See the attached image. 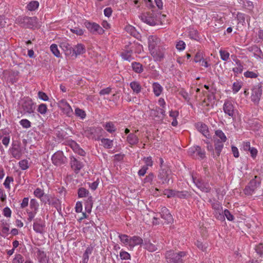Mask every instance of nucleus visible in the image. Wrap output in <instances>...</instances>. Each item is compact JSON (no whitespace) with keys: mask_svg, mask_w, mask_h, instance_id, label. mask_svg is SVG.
I'll list each match as a JSON object with an SVG mask.
<instances>
[{"mask_svg":"<svg viewBox=\"0 0 263 263\" xmlns=\"http://www.w3.org/2000/svg\"><path fill=\"white\" fill-rule=\"evenodd\" d=\"M139 17L143 22L149 26H153L158 25L162 17H165V15H161L159 12L152 10L151 11L142 13Z\"/></svg>","mask_w":263,"mask_h":263,"instance_id":"f257e3e1","label":"nucleus"},{"mask_svg":"<svg viewBox=\"0 0 263 263\" xmlns=\"http://www.w3.org/2000/svg\"><path fill=\"white\" fill-rule=\"evenodd\" d=\"M185 255L186 253L184 251L175 253L169 251L166 253L165 257L168 263H184L182 257Z\"/></svg>","mask_w":263,"mask_h":263,"instance_id":"f03ea898","label":"nucleus"},{"mask_svg":"<svg viewBox=\"0 0 263 263\" xmlns=\"http://www.w3.org/2000/svg\"><path fill=\"white\" fill-rule=\"evenodd\" d=\"M158 178L162 184H168L172 182V174L171 170L167 166L161 167L159 171Z\"/></svg>","mask_w":263,"mask_h":263,"instance_id":"7ed1b4c3","label":"nucleus"},{"mask_svg":"<svg viewBox=\"0 0 263 263\" xmlns=\"http://www.w3.org/2000/svg\"><path fill=\"white\" fill-rule=\"evenodd\" d=\"M18 23L23 27L34 28L37 27V18L36 17H19Z\"/></svg>","mask_w":263,"mask_h":263,"instance_id":"20e7f679","label":"nucleus"},{"mask_svg":"<svg viewBox=\"0 0 263 263\" xmlns=\"http://www.w3.org/2000/svg\"><path fill=\"white\" fill-rule=\"evenodd\" d=\"M260 182V178L255 176L254 179L251 180L249 185L245 187L244 190L245 194L247 195H252L256 188L259 185Z\"/></svg>","mask_w":263,"mask_h":263,"instance_id":"39448f33","label":"nucleus"},{"mask_svg":"<svg viewBox=\"0 0 263 263\" xmlns=\"http://www.w3.org/2000/svg\"><path fill=\"white\" fill-rule=\"evenodd\" d=\"M51 159L52 163L57 166H60L65 163L66 161V158L61 151H58L55 153L52 156Z\"/></svg>","mask_w":263,"mask_h":263,"instance_id":"423d86ee","label":"nucleus"},{"mask_svg":"<svg viewBox=\"0 0 263 263\" xmlns=\"http://www.w3.org/2000/svg\"><path fill=\"white\" fill-rule=\"evenodd\" d=\"M262 94L261 86L257 85L254 86L252 89V94L251 96V100L255 103L258 104Z\"/></svg>","mask_w":263,"mask_h":263,"instance_id":"0eeeda50","label":"nucleus"},{"mask_svg":"<svg viewBox=\"0 0 263 263\" xmlns=\"http://www.w3.org/2000/svg\"><path fill=\"white\" fill-rule=\"evenodd\" d=\"M160 39L156 35H151L148 38V46L149 52L160 47Z\"/></svg>","mask_w":263,"mask_h":263,"instance_id":"6e6552de","label":"nucleus"},{"mask_svg":"<svg viewBox=\"0 0 263 263\" xmlns=\"http://www.w3.org/2000/svg\"><path fill=\"white\" fill-rule=\"evenodd\" d=\"M85 25L86 28L93 33H98L101 34L104 32V30L102 29V28L97 24L90 22H86Z\"/></svg>","mask_w":263,"mask_h":263,"instance_id":"1a4fd4ad","label":"nucleus"},{"mask_svg":"<svg viewBox=\"0 0 263 263\" xmlns=\"http://www.w3.org/2000/svg\"><path fill=\"white\" fill-rule=\"evenodd\" d=\"M22 107L25 112L29 114L33 112L35 109L34 104L30 99L24 100L22 104Z\"/></svg>","mask_w":263,"mask_h":263,"instance_id":"9d476101","label":"nucleus"},{"mask_svg":"<svg viewBox=\"0 0 263 263\" xmlns=\"http://www.w3.org/2000/svg\"><path fill=\"white\" fill-rule=\"evenodd\" d=\"M58 106L64 114L70 117L72 114V109L69 104L64 100H60L58 103Z\"/></svg>","mask_w":263,"mask_h":263,"instance_id":"9b49d317","label":"nucleus"},{"mask_svg":"<svg viewBox=\"0 0 263 263\" xmlns=\"http://www.w3.org/2000/svg\"><path fill=\"white\" fill-rule=\"evenodd\" d=\"M150 53L155 61H161L164 58V49L160 46L151 51Z\"/></svg>","mask_w":263,"mask_h":263,"instance_id":"f8f14e48","label":"nucleus"},{"mask_svg":"<svg viewBox=\"0 0 263 263\" xmlns=\"http://www.w3.org/2000/svg\"><path fill=\"white\" fill-rule=\"evenodd\" d=\"M193 180L197 187L202 192L208 193L210 191L211 188L208 184L204 183L201 180L194 177H193Z\"/></svg>","mask_w":263,"mask_h":263,"instance_id":"ddd939ff","label":"nucleus"},{"mask_svg":"<svg viewBox=\"0 0 263 263\" xmlns=\"http://www.w3.org/2000/svg\"><path fill=\"white\" fill-rule=\"evenodd\" d=\"M223 109L225 114L232 118L234 116V107L232 103L227 101L224 102L223 106Z\"/></svg>","mask_w":263,"mask_h":263,"instance_id":"4468645a","label":"nucleus"},{"mask_svg":"<svg viewBox=\"0 0 263 263\" xmlns=\"http://www.w3.org/2000/svg\"><path fill=\"white\" fill-rule=\"evenodd\" d=\"M70 164L71 168L76 173H78L83 166L82 163L73 157L71 158Z\"/></svg>","mask_w":263,"mask_h":263,"instance_id":"2eb2a0df","label":"nucleus"},{"mask_svg":"<svg viewBox=\"0 0 263 263\" xmlns=\"http://www.w3.org/2000/svg\"><path fill=\"white\" fill-rule=\"evenodd\" d=\"M35 220L33 226V230L37 233H43L45 226V223L40 219H36Z\"/></svg>","mask_w":263,"mask_h":263,"instance_id":"dca6fc26","label":"nucleus"},{"mask_svg":"<svg viewBox=\"0 0 263 263\" xmlns=\"http://www.w3.org/2000/svg\"><path fill=\"white\" fill-rule=\"evenodd\" d=\"M196 127L198 131L203 134L206 138H210L209 132L207 126L202 123L199 122L196 124Z\"/></svg>","mask_w":263,"mask_h":263,"instance_id":"f3484780","label":"nucleus"},{"mask_svg":"<svg viewBox=\"0 0 263 263\" xmlns=\"http://www.w3.org/2000/svg\"><path fill=\"white\" fill-rule=\"evenodd\" d=\"M86 51L85 47L82 44H78L72 49V54L76 57L84 53Z\"/></svg>","mask_w":263,"mask_h":263,"instance_id":"a211bd4d","label":"nucleus"},{"mask_svg":"<svg viewBox=\"0 0 263 263\" xmlns=\"http://www.w3.org/2000/svg\"><path fill=\"white\" fill-rule=\"evenodd\" d=\"M161 217L165 220L167 223H170L173 221L172 215L170 213L168 209L165 207L161 209L160 212Z\"/></svg>","mask_w":263,"mask_h":263,"instance_id":"6ab92c4d","label":"nucleus"},{"mask_svg":"<svg viewBox=\"0 0 263 263\" xmlns=\"http://www.w3.org/2000/svg\"><path fill=\"white\" fill-rule=\"evenodd\" d=\"M215 153L213 154V157L216 158L220 156L221 152L223 147V142L219 141L218 140H215Z\"/></svg>","mask_w":263,"mask_h":263,"instance_id":"aec40b11","label":"nucleus"},{"mask_svg":"<svg viewBox=\"0 0 263 263\" xmlns=\"http://www.w3.org/2000/svg\"><path fill=\"white\" fill-rule=\"evenodd\" d=\"M143 243V239L139 236H134L130 237L129 247L133 248L135 246L141 245Z\"/></svg>","mask_w":263,"mask_h":263,"instance_id":"412c9836","label":"nucleus"},{"mask_svg":"<svg viewBox=\"0 0 263 263\" xmlns=\"http://www.w3.org/2000/svg\"><path fill=\"white\" fill-rule=\"evenodd\" d=\"M60 47L65 52L66 55H70L72 53L73 47L67 42L61 43Z\"/></svg>","mask_w":263,"mask_h":263,"instance_id":"4be33fe9","label":"nucleus"},{"mask_svg":"<svg viewBox=\"0 0 263 263\" xmlns=\"http://www.w3.org/2000/svg\"><path fill=\"white\" fill-rule=\"evenodd\" d=\"M215 137H214V141L218 140L221 142H224L227 140V137L223 132L221 130L215 131Z\"/></svg>","mask_w":263,"mask_h":263,"instance_id":"5701e85b","label":"nucleus"},{"mask_svg":"<svg viewBox=\"0 0 263 263\" xmlns=\"http://www.w3.org/2000/svg\"><path fill=\"white\" fill-rule=\"evenodd\" d=\"M153 92L156 97L159 96L163 91V87L157 82H155L152 85Z\"/></svg>","mask_w":263,"mask_h":263,"instance_id":"b1692460","label":"nucleus"},{"mask_svg":"<svg viewBox=\"0 0 263 263\" xmlns=\"http://www.w3.org/2000/svg\"><path fill=\"white\" fill-rule=\"evenodd\" d=\"M127 141L130 145H135L138 143L139 139L134 134H130L127 137Z\"/></svg>","mask_w":263,"mask_h":263,"instance_id":"393cba45","label":"nucleus"},{"mask_svg":"<svg viewBox=\"0 0 263 263\" xmlns=\"http://www.w3.org/2000/svg\"><path fill=\"white\" fill-rule=\"evenodd\" d=\"M133 51L132 50H125L122 52L121 55L123 59L127 61H131L133 58L132 57Z\"/></svg>","mask_w":263,"mask_h":263,"instance_id":"a878e982","label":"nucleus"},{"mask_svg":"<svg viewBox=\"0 0 263 263\" xmlns=\"http://www.w3.org/2000/svg\"><path fill=\"white\" fill-rule=\"evenodd\" d=\"M130 86L133 91L136 93H139L142 89L140 84L137 81H133L130 83Z\"/></svg>","mask_w":263,"mask_h":263,"instance_id":"bb28decb","label":"nucleus"},{"mask_svg":"<svg viewBox=\"0 0 263 263\" xmlns=\"http://www.w3.org/2000/svg\"><path fill=\"white\" fill-rule=\"evenodd\" d=\"M11 154L12 156L16 159H20L22 155V151L18 146L13 147L11 150Z\"/></svg>","mask_w":263,"mask_h":263,"instance_id":"cd10ccee","label":"nucleus"},{"mask_svg":"<svg viewBox=\"0 0 263 263\" xmlns=\"http://www.w3.org/2000/svg\"><path fill=\"white\" fill-rule=\"evenodd\" d=\"M250 48L252 49V51H254V57H255L257 59L258 58L260 59H263V53L262 52V51L261 50V49L259 48H258L256 46H254L253 47H251Z\"/></svg>","mask_w":263,"mask_h":263,"instance_id":"c85d7f7f","label":"nucleus"},{"mask_svg":"<svg viewBox=\"0 0 263 263\" xmlns=\"http://www.w3.org/2000/svg\"><path fill=\"white\" fill-rule=\"evenodd\" d=\"M133 70L136 73H140L143 71V68L140 63L133 62L132 64Z\"/></svg>","mask_w":263,"mask_h":263,"instance_id":"c756f323","label":"nucleus"},{"mask_svg":"<svg viewBox=\"0 0 263 263\" xmlns=\"http://www.w3.org/2000/svg\"><path fill=\"white\" fill-rule=\"evenodd\" d=\"M101 142L103 146L106 148H110L113 146V141L107 138H102Z\"/></svg>","mask_w":263,"mask_h":263,"instance_id":"7c9ffc66","label":"nucleus"},{"mask_svg":"<svg viewBox=\"0 0 263 263\" xmlns=\"http://www.w3.org/2000/svg\"><path fill=\"white\" fill-rule=\"evenodd\" d=\"M39 6V3L37 1H31L27 6V8L29 11H34Z\"/></svg>","mask_w":263,"mask_h":263,"instance_id":"2f4dec72","label":"nucleus"},{"mask_svg":"<svg viewBox=\"0 0 263 263\" xmlns=\"http://www.w3.org/2000/svg\"><path fill=\"white\" fill-rule=\"evenodd\" d=\"M236 66L233 68V71L235 73H240L243 70V66L241 64L240 61L237 60L236 62Z\"/></svg>","mask_w":263,"mask_h":263,"instance_id":"473e14b6","label":"nucleus"},{"mask_svg":"<svg viewBox=\"0 0 263 263\" xmlns=\"http://www.w3.org/2000/svg\"><path fill=\"white\" fill-rule=\"evenodd\" d=\"M78 194L80 198L87 197L89 195V191L84 187H81L78 190Z\"/></svg>","mask_w":263,"mask_h":263,"instance_id":"72a5a7b5","label":"nucleus"},{"mask_svg":"<svg viewBox=\"0 0 263 263\" xmlns=\"http://www.w3.org/2000/svg\"><path fill=\"white\" fill-rule=\"evenodd\" d=\"M105 128L106 130L110 133L114 132L116 130L114 123L111 122L106 123Z\"/></svg>","mask_w":263,"mask_h":263,"instance_id":"f704fd0d","label":"nucleus"},{"mask_svg":"<svg viewBox=\"0 0 263 263\" xmlns=\"http://www.w3.org/2000/svg\"><path fill=\"white\" fill-rule=\"evenodd\" d=\"M30 207L32 210H33V211H35V213H36L39 207V203L35 199H31L30 202Z\"/></svg>","mask_w":263,"mask_h":263,"instance_id":"c9c22d12","label":"nucleus"},{"mask_svg":"<svg viewBox=\"0 0 263 263\" xmlns=\"http://www.w3.org/2000/svg\"><path fill=\"white\" fill-rule=\"evenodd\" d=\"M18 164L22 170H26L29 167L28 161L26 159L20 161Z\"/></svg>","mask_w":263,"mask_h":263,"instance_id":"e433bc0d","label":"nucleus"},{"mask_svg":"<svg viewBox=\"0 0 263 263\" xmlns=\"http://www.w3.org/2000/svg\"><path fill=\"white\" fill-rule=\"evenodd\" d=\"M37 110L42 115H45L47 110V105L45 104H41L39 105Z\"/></svg>","mask_w":263,"mask_h":263,"instance_id":"4c0bfd02","label":"nucleus"},{"mask_svg":"<svg viewBox=\"0 0 263 263\" xmlns=\"http://www.w3.org/2000/svg\"><path fill=\"white\" fill-rule=\"evenodd\" d=\"M50 50L55 57H59L60 56V51L56 44H52L50 46Z\"/></svg>","mask_w":263,"mask_h":263,"instance_id":"58836bf2","label":"nucleus"},{"mask_svg":"<svg viewBox=\"0 0 263 263\" xmlns=\"http://www.w3.org/2000/svg\"><path fill=\"white\" fill-rule=\"evenodd\" d=\"M119 237L121 242H122L123 243H124L125 245H128V246H129L130 238H129V237L127 235H125V234L120 235L119 236Z\"/></svg>","mask_w":263,"mask_h":263,"instance_id":"ea45409f","label":"nucleus"},{"mask_svg":"<svg viewBox=\"0 0 263 263\" xmlns=\"http://www.w3.org/2000/svg\"><path fill=\"white\" fill-rule=\"evenodd\" d=\"M75 114L77 116L80 117L81 119H84L86 117V114L85 111L79 108H77L75 109Z\"/></svg>","mask_w":263,"mask_h":263,"instance_id":"a19ab883","label":"nucleus"},{"mask_svg":"<svg viewBox=\"0 0 263 263\" xmlns=\"http://www.w3.org/2000/svg\"><path fill=\"white\" fill-rule=\"evenodd\" d=\"M197 154L199 156V157L201 159H204L205 157V152L204 149H201V148L197 146Z\"/></svg>","mask_w":263,"mask_h":263,"instance_id":"79ce46f5","label":"nucleus"},{"mask_svg":"<svg viewBox=\"0 0 263 263\" xmlns=\"http://www.w3.org/2000/svg\"><path fill=\"white\" fill-rule=\"evenodd\" d=\"M23 127L28 128L31 127V122L27 119H22L20 122Z\"/></svg>","mask_w":263,"mask_h":263,"instance_id":"37998d69","label":"nucleus"},{"mask_svg":"<svg viewBox=\"0 0 263 263\" xmlns=\"http://www.w3.org/2000/svg\"><path fill=\"white\" fill-rule=\"evenodd\" d=\"M24 261L23 257L21 254H16L12 260V263H23Z\"/></svg>","mask_w":263,"mask_h":263,"instance_id":"c03bdc74","label":"nucleus"},{"mask_svg":"<svg viewBox=\"0 0 263 263\" xmlns=\"http://www.w3.org/2000/svg\"><path fill=\"white\" fill-rule=\"evenodd\" d=\"M44 194V191L40 188H37L34 191V196L39 199L42 198Z\"/></svg>","mask_w":263,"mask_h":263,"instance_id":"a18cd8bd","label":"nucleus"},{"mask_svg":"<svg viewBox=\"0 0 263 263\" xmlns=\"http://www.w3.org/2000/svg\"><path fill=\"white\" fill-rule=\"evenodd\" d=\"M220 57L223 61H226L229 58V53L224 50H220L219 51Z\"/></svg>","mask_w":263,"mask_h":263,"instance_id":"49530a36","label":"nucleus"},{"mask_svg":"<svg viewBox=\"0 0 263 263\" xmlns=\"http://www.w3.org/2000/svg\"><path fill=\"white\" fill-rule=\"evenodd\" d=\"M212 205V208L214 210H216L218 213L220 214V212H222V208L219 202L216 201L215 202L213 203Z\"/></svg>","mask_w":263,"mask_h":263,"instance_id":"de8ad7c7","label":"nucleus"},{"mask_svg":"<svg viewBox=\"0 0 263 263\" xmlns=\"http://www.w3.org/2000/svg\"><path fill=\"white\" fill-rule=\"evenodd\" d=\"M175 191L172 190H166L164 191V194L166 195L168 198L175 196Z\"/></svg>","mask_w":263,"mask_h":263,"instance_id":"09e8293b","label":"nucleus"},{"mask_svg":"<svg viewBox=\"0 0 263 263\" xmlns=\"http://www.w3.org/2000/svg\"><path fill=\"white\" fill-rule=\"evenodd\" d=\"M241 87V84L238 82H234L233 85V91L234 93L237 92Z\"/></svg>","mask_w":263,"mask_h":263,"instance_id":"8fccbe9b","label":"nucleus"},{"mask_svg":"<svg viewBox=\"0 0 263 263\" xmlns=\"http://www.w3.org/2000/svg\"><path fill=\"white\" fill-rule=\"evenodd\" d=\"M145 248L150 252H153L157 250L156 246L150 242L145 245Z\"/></svg>","mask_w":263,"mask_h":263,"instance_id":"3c124183","label":"nucleus"},{"mask_svg":"<svg viewBox=\"0 0 263 263\" xmlns=\"http://www.w3.org/2000/svg\"><path fill=\"white\" fill-rule=\"evenodd\" d=\"M187 194V192L186 191H175V196L179 198H185Z\"/></svg>","mask_w":263,"mask_h":263,"instance_id":"603ef678","label":"nucleus"},{"mask_svg":"<svg viewBox=\"0 0 263 263\" xmlns=\"http://www.w3.org/2000/svg\"><path fill=\"white\" fill-rule=\"evenodd\" d=\"M13 181V179L11 177L8 176L6 179H5V181L4 183V185L7 189H10V183L11 182H12Z\"/></svg>","mask_w":263,"mask_h":263,"instance_id":"864d4df0","label":"nucleus"},{"mask_svg":"<svg viewBox=\"0 0 263 263\" xmlns=\"http://www.w3.org/2000/svg\"><path fill=\"white\" fill-rule=\"evenodd\" d=\"M245 77L247 78H256L257 77V74L252 71H247L244 73Z\"/></svg>","mask_w":263,"mask_h":263,"instance_id":"5fc2aeb1","label":"nucleus"},{"mask_svg":"<svg viewBox=\"0 0 263 263\" xmlns=\"http://www.w3.org/2000/svg\"><path fill=\"white\" fill-rule=\"evenodd\" d=\"M256 252L260 256L263 255V243H260L256 247Z\"/></svg>","mask_w":263,"mask_h":263,"instance_id":"6e6d98bb","label":"nucleus"},{"mask_svg":"<svg viewBox=\"0 0 263 263\" xmlns=\"http://www.w3.org/2000/svg\"><path fill=\"white\" fill-rule=\"evenodd\" d=\"M70 30L72 33L78 35H81L84 33V31L82 29L77 27L74 28L73 29H71Z\"/></svg>","mask_w":263,"mask_h":263,"instance_id":"4d7b16f0","label":"nucleus"},{"mask_svg":"<svg viewBox=\"0 0 263 263\" xmlns=\"http://www.w3.org/2000/svg\"><path fill=\"white\" fill-rule=\"evenodd\" d=\"M38 97L40 99L45 101H47L49 99L47 95L43 91H39Z\"/></svg>","mask_w":263,"mask_h":263,"instance_id":"13d9d810","label":"nucleus"},{"mask_svg":"<svg viewBox=\"0 0 263 263\" xmlns=\"http://www.w3.org/2000/svg\"><path fill=\"white\" fill-rule=\"evenodd\" d=\"M120 256L122 259L127 260L130 258V255L125 251H121L120 253Z\"/></svg>","mask_w":263,"mask_h":263,"instance_id":"bf43d9fd","label":"nucleus"},{"mask_svg":"<svg viewBox=\"0 0 263 263\" xmlns=\"http://www.w3.org/2000/svg\"><path fill=\"white\" fill-rule=\"evenodd\" d=\"M237 18L239 23L243 24L245 22V14L241 13H238L237 14Z\"/></svg>","mask_w":263,"mask_h":263,"instance_id":"052dcab7","label":"nucleus"},{"mask_svg":"<svg viewBox=\"0 0 263 263\" xmlns=\"http://www.w3.org/2000/svg\"><path fill=\"white\" fill-rule=\"evenodd\" d=\"M185 44L182 41H180L176 44V48L179 50H182L185 48Z\"/></svg>","mask_w":263,"mask_h":263,"instance_id":"680f3d73","label":"nucleus"},{"mask_svg":"<svg viewBox=\"0 0 263 263\" xmlns=\"http://www.w3.org/2000/svg\"><path fill=\"white\" fill-rule=\"evenodd\" d=\"M224 214L228 220L232 221L234 219V216L228 210L226 209L224 211Z\"/></svg>","mask_w":263,"mask_h":263,"instance_id":"e2e57ef3","label":"nucleus"},{"mask_svg":"<svg viewBox=\"0 0 263 263\" xmlns=\"http://www.w3.org/2000/svg\"><path fill=\"white\" fill-rule=\"evenodd\" d=\"M92 251V247H88L84 253L83 254V257L86 258V259L89 258V255L91 254Z\"/></svg>","mask_w":263,"mask_h":263,"instance_id":"0e129e2a","label":"nucleus"},{"mask_svg":"<svg viewBox=\"0 0 263 263\" xmlns=\"http://www.w3.org/2000/svg\"><path fill=\"white\" fill-rule=\"evenodd\" d=\"M179 93L186 101H189L190 98L188 93L186 91L184 90H181Z\"/></svg>","mask_w":263,"mask_h":263,"instance_id":"69168bd1","label":"nucleus"},{"mask_svg":"<svg viewBox=\"0 0 263 263\" xmlns=\"http://www.w3.org/2000/svg\"><path fill=\"white\" fill-rule=\"evenodd\" d=\"M4 215L6 217H10L11 211L8 207H6L3 210Z\"/></svg>","mask_w":263,"mask_h":263,"instance_id":"338daca9","label":"nucleus"},{"mask_svg":"<svg viewBox=\"0 0 263 263\" xmlns=\"http://www.w3.org/2000/svg\"><path fill=\"white\" fill-rule=\"evenodd\" d=\"M154 178V175L152 173L149 174L148 175L146 176V177L144 179V183H150L153 181Z\"/></svg>","mask_w":263,"mask_h":263,"instance_id":"774afa93","label":"nucleus"}]
</instances>
